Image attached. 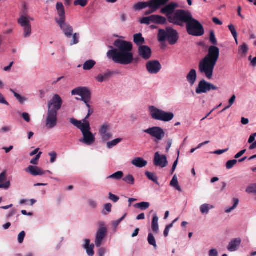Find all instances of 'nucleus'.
<instances>
[{"instance_id": "1", "label": "nucleus", "mask_w": 256, "mask_h": 256, "mask_svg": "<svg viewBox=\"0 0 256 256\" xmlns=\"http://www.w3.org/2000/svg\"><path fill=\"white\" fill-rule=\"evenodd\" d=\"M114 45L116 48L109 50L107 52V56L116 64H128L134 60V55L131 52L132 50V44L130 42L116 40Z\"/></svg>"}, {"instance_id": "2", "label": "nucleus", "mask_w": 256, "mask_h": 256, "mask_svg": "<svg viewBox=\"0 0 256 256\" xmlns=\"http://www.w3.org/2000/svg\"><path fill=\"white\" fill-rule=\"evenodd\" d=\"M178 8V3L172 2L161 8V14L166 16L170 23L182 27L190 22L192 16L190 11L182 9L176 10Z\"/></svg>"}, {"instance_id": "3", "label": "nucleus", "mask_w": 256, "mask_h": 256, "mask_svg": "<svg viewBox=\"0 0 256 256\" xmlns=\"http://www.w3.org/2000/svg\"><path fill=\"white\" fill-rule=\"evenodd\" d=\"M220 56V49L215 46L208 48V54L198 64L200 73L204 74L208 80L212 78L214 67Z\"/></svg>"}, {"instance_id": "4", "label": "nucleus", "mask_w": 256, "mask_h": 256, "mask_svg": "<svg viewBox=\"0 0 256 256\" xmlns=\"http://www.w3.org/2000/svg\"><path fill=\"white\" fill-rule=\"evenodd\" d=\"M70 122L81 130L83 134V138L80 140V142L90 146L95 142V137L90 132V122L82 124L81 121L74 118H70Z\"/></svg>"}, {"instance_id": "5", "label": "nucleus", "mask_w": 256, "mask_h": 256, "mask_svg": "<svg viewBox=\"0 0 256 256\" xmlns=\"http://www.w3.org/2000/svg\"><path fill=\"white\" fill-rule=\"evenodd\" d=\"M71 93L72 96L78 95L81 96L80 98H76V99L81 100L86 104L88 108L86 118H88L94 112L93 109L89 104L91 100V92L90 90L86 87H78L72 90Z\"/></svg>"}, {"instance_id": "6", "label": "nucleus", "mask_w": 256, "mask_h": 256, "mask_svg": "<svg viewBox=\"0 0 256 256\" xmlns=\"http://www.w3.org/2000/svg\"><path fill=\"white\" fill-rule=\"evenodd\" d=\"M186 28L188 33L192 36H202L204 33L202 24L193 16L186 24Z\"/></svg>"}, {"instance_id": "7", "label": "nucleus", "mask_w": 256, "mask_h": 256, "mask_svg": "<svg viewBox=\"0 0 256 256\" xmlns=\"http://www.w3.org/2000/svg\"><path fill=\"white\" fill-rule=\"evenodd\" d=\"M178 34L177 31L171 27L166 28V30L161 29V42L166 39L170 44H176L178 40Z\"/></svg>"}, {"instance_id": "8", "label": "nucleus", "mask_w": 256, "mask_h": 256, "mask_svg": "<svg viewBox=\"0 0 256 256\" xmlns=\"http://www.w3.org/2000/svg\"><path fill=\"white\" fill-rule=\"evenodd\" d=\"M218 90V86L202 79L199 82L196 88V92L198 94H200L207 93L212 90Z\"/></svg>"}, {"instance_id": "9", "label": "nucleus", "mask_w": 256, "mask_h": 256, "mask_svg": "<svg viewBox=\"0 0 256 256\" xmlns=\"http://www.w3.org/2000/svg\"><path fill=\"white\" fill-rule=\"evenodd\" d=\"M62 98L58 94H54L52 98L48 102V110L58 112L62 108Z\"/></svg>"}, {"instance_id": "10", "label": "nucleus", "mask_w": 256, "mask_h": 256, "mask_svg": "<svg viewBox=\"0 0 256 256\" xmlns=\"http://www.w3.org/2000/svg\"><path fill=\"white\" fill-rule=\"evenodd\" d=\"M100 228L96 232L95 240V244L96 247H100L101 246L102 240L107 234V228L104 226V224L100 222Z\"/></svg>"}, {"instance_id": "11", "label": "nucleus", "mask_w": 256, "mask_h": 256, "mask_svg": "<svg viewBox=\"0 0 256 256\" xmlns=\"http://www.w3.org/2000/svg\"><path fill=\"white\" fill-rule=\"evenodd\" d=\"M110 126L108 123H104L102 125L99 130L102 140L104 142H106L112 137V134L110 132Z\"/></svg>"}, {"instance_id": "12", "label": "nucleus", "mask_w": 256, "mask_h": 256, "mask_svg": "<svg viewBox=\"0 0 256 256\" xmlns=\"http://www.w3.org/2000/svg\"><path fill=\"white\" fill-rule=\"evenodd\" d=\"M58 112L48 110V114L46 119V126L48 128H52L57 124Z\"/></svg>"}, {"instance_id": "13", "label": "nucleus", "mask_w": 256, "mask_h": 256, "mask_svg": "<svg viewBox=\"0 0 256 256\" xmlns=\"http://www.w3.org/2000/svg\"><path fill=\"white\" fill-rule=\"evenodd\" d=\"M56 23L66 38H70L72 36L74 31L73 28L70 24L66 23V20L58 22Z\"/></svg>"}, {"instance_id": "14", "label": "nucleus", "mask_w": 256, "mask_h": 256, "mask_svg": "<svg viewBox=\"0 0 256 256\" xmlns=\"http://www.w3.org/2000/svg\"><path fill=\"white\" fill-rule=\"evenodd\" d=\"M139 56L144 60H149L152 56V50L150 47L146 46H140L138 48Z\"/></svg>"}, {"instance_id": "15", "label": "nucleus", "mask_w": 256, "mask_h": 256, "mask_svg": "<svg viewBox=\"0 0 256 256\" xmlns=\"http://www.w3.org/2000/svg\"><path fill=\"white\" fill-rule=\"evenodd\" d=\"M146 66L148 71L151 74H157L160 70V64L158 60L148 62Z\"/></svg>"}, {"instance_id": "16", "label": "nucleus", "mask_w": 256, "mask_h": 256, "mask_svg": "<svg viewBox=\"0 0 256 256\" xmlns=\"http://www.w3.org/2000/svg\"><path fill=\"white\" fill-rule=\"evenodd\" d=\"M56 10L60 18H55L56 22L66 20L65 10L63 4L60 2H58L56 4Z\"/></svg>"}, {"instance_id": "17", "label": "nucleus", "mask_w": 256, "mask_h": 256, "mask_svg": "<svg viewBox=\"0 0 256 256\" xmlns=\"http://www.w3.org/2000/svg\"><path fill=\"white\" fill-rule=\"evenodd\" d=\"M242 240L240 238L232 239L228 244L227 249L229 252H232L237 250L241 244Z\"/></svg>"}, {"instance_id": "18", "label": "nucleus", "mask_w": 256, "mask_h": 256, "mask_svg": "<svg viewBox=\"0 0 256 256\" xmlns=\"http://www.w3.org/2000/svg\"><path fill=\"white\" fill-rule=\"evenodd\" d=\"M26 171L34 176H42L45 174V172L41 168L32 166H28V168L26 169Z\"/></svg>"}, {"instance_id": "19", "label": "nucleus", "mask_w": 256, "mask_h": 256, "mask_svg": "<svg viewBox=\"0 0 256 256\" xmlns=\"http://www.w3.org/2000/svg\"><path fill=\"white\" fill-rule=\"evenodd\" d=\"M186 80L190 86L196 83L197 78V72L195 69H191L186 76Z\"/></svg>"}, {"instance_id": "20", "label": "nucleus", "mask_w": 256, "mask_h": 256, "mask_svg": "<svg viewBox=\"0 0 256 256\" xmlns=\"http://www.w3.org/2000/svg\"><path fill=\"white\" fill-rule=\"evenodd\" d=\"M144 132L150 134L152 136L160 140V127L154 126L144 130Z\"/></svg>"}, {"instance_id": "21", "label": "nucleus", "mask_w": 256, "mask_h": 256, "mask_svg": "<svg viewBox=\"0 0 256 256\" xmlns=\"http://www.w3.org/2000/svg\"><path fill=\"white\" fill-rule=\"evenodd\" d=\"M114 74L113 72L108 70L106 72L102 74H99L96 78V80L100 82H102L109 80V78Z\"/></svg>"}, {"instance_id": "22", "label": "nucleus", "mask_w": 256, "mask_h": 256, "mask_svg": "<svg viewBox=\"0 0 256 256\" xmlns=\"http://www.w3.org/2000/svg\"><path fill=\"white\" fill-rule=\"evenodd\" d=\"M174 114L172 112H167L161 110V121L168 122L174 118Z\"/></svg>"}, {"instance_id": "23", "label": "nucleus", "mask_w": 256, "mask_h": 256, "mask_svg": "<svg viewBox=\"0 0 256 256\" xmlns=\"http://www.w3.org/2000/svg\"><path fill=\"white\" fill-rule=\"evenodd\" d=\"M150 114L152 118L160 120V110L155 108L154 106H150Z\"/></svg>"}, {"instance_id": "24", "label": "nucleus", "mask_w": 256, "mask_h": 256, "mask_svg": "<svg viewBox=\"0 0 256 256\" xmlns=\"http://www.w3.org/2000/svg\"><path fill=\"white\" fill-rule=\"evenodd\" d=\"M94 244H90V240L89 239H86L85 240V244L84 246V248L86 250L87 254L89 256H93L94 255Z\"/></svg>"}, {"instance_id": "25", "label": "nucleus", "mask_w": 256, "mask_h": 256, "mask_svg": "<svg viewBox=\"0 0 256 256\" xmlns=\"http://www.w3.org/2000/svg\"><path fill=\"white\" fill-rule=\"evenodd\" d=\"M134 42L139 48L145 44V40L141 33L136 34L134 36Z\"/></svg>"}, {"instance_id": "26", "label": "nucleus", "mask_w": 256, "mask_h": 256, "mask_svg": "<svg viewBox=\"0 0 256 256\" xmlns=\"http://www.w3.org/2000/svg\"><path fill=\"white\" fill-rule=\"evenodd\" d=\"M132 164L138 168H143L146 166L148 162L142 158H136L134 159Z\"/></svg>"}, {"instance_id": "27", "label": "nucleus", "mask_w": 256, "mask_h": 256, "mask_svg": "<svg viewBox=\"0 0 256 256\" xmlns=\"http://www.w3.org/2000/svg\"><path fill=\"white\" fill-rule=\"evenodd\" d=\"M158 217L156 214H154L152 222V229L154 233L158 234L159 230L158 227Z\"/></svg>"}, {"instance_id": "28", "label": "nucleus", "mask_w": 256, "mask_h": 256, "mask_svg": "<svg viewBox=\"0 0 256 256\" xmlns=\"http://www.w3.org/2000/svg\"><path fill=\"white\" fill-rule=\"evenodd\" d=\"M147 3H148V7L155 12L160 8V0H152L147 2Z\"/></svg>"}, {"instance_id": "29", "label": "nucleus", "mask_w": 256, "mask_h": 256, "mask_svg": "<svg viewBox=\"0 0 256 256\" xmlns=\"http://www.w3.org/2000/svg\"><path fill=\"white\" fill-rule=\"evenodd\" d=\"M96 64V62L94 60H88L84 64L83 69L85 70H90L94 67Z\"/></svg>"}, {"instance_id": "30", "label": "nucleus", "mask_w": 256, "mask_h": 256, "mask_svg": "<svg viewBox=\"0 0 256 256\" xmlns=\"http://www.w3.org/2000/svg\"><path fill=\"white\" fill-rule=\"evenodd\" d=\"M170 186L174 188L176 190L180 192H182V189L179 186L178 178L176 175H174L170 183Z\"/></svg>"}, {"instance_id": "31", "label": "nucleus", "mask_w": 256, "mask_h": 256, "mask_svg": "<svg viewBox=\"0 0 256 256\" xmlns=\"http://www.w3.org/2000/svg\"><path fill=\"white\" fill-rule=\"evenodd\" d=\"M18 22L23 28L31 26L30 22L24 16H21L18 18Z\"/></svg>"}, {"instance_id": "32", "label": "nucleus", "mask_w": 256, "mask_h": 256, "mask_svg": "<svg viewBox=\"0 0 256 256\" xmlns=\"http://www.w3.org/2000/svg\"><path fill=\"white\" fill-rule=\"evenodd\" d=\"M214 206L208 204H202L200 206V211L202 214H208L210 210L214 208Z\"/></svg>"}, {"instance_id": "33", "label": "nucleus", "mask_w": 256, "mask_h": 256, "mask_svg": "<svg viewBox=\"0 0 256 256\" xmlns=\"http://www.w3.org/2000/svg\"><path fill=\"white\" fill-rule=\"evenodd\" d=\"M148 244L153 246L154 249H157L158 246L154 236L152 232H150L148 234Z\"/></svg>"}, {"instance_id": "34", "label": "nucleus", "mask_w": 256, "mask_h": 256, "mask_svg": "<svg viewBox=\"0 0 256 256\" xmlns=\"http://www.w3.org/2000/svg\"><path fill=\"white\" fill-rule=\"evenodd\" d=\"M148 6L147 2H139L134 6V9L135 10H140Z\"/></svg>"}, {"instance_id": "35", "label": "nucleus", "mask_w": 256, "mask_h": 256, "mask_svg": "<svg viewBox=\"0 0 256 256\" xmlns=\"http://www.w3.org/2000/svg\"><path fill=\"white\" fill-rule=\"evenodd\" d=\"M145 174L149 180H152L156 184H159L158 181V178L154 173L147 171L145 172Z\"/></svg>"}, {"instance_id": "36", "label": "nucleus", "mask_w": 256, "mask_h": 256, "mask_svg": "<svg viewBox=\"0 0 256 256\" xmlns=\"http://www.w3.org/2000/svg\"><path fill=\"white\" fill-rule=\"evenodd\" d=\"M233 206L230 208H227L225 210V212L230 213L233 210H234L238 206L239 203V200L237 198H234L233 199Z\"/></svg>"}, {"instance_id": "37", "label": "nucleus", "mask_w": 256, "mask_h": 256, "mask_svg": "<svg viewBox=\"0 0 256 256\" xmlns=\"http://www.w3.org/2000/svg\"><path fill=\"white\" fill-rule=\"evenodd\" d=\"M124 176V173L122 171H118L108 177V178H112L116 180H120Z\"/></svg>"}, {"instance_id": "38", "label": "nucleus", "mask_w": 256, "mask_h": 256, "mask_svg": "<svg viewBox=\"0 0 256 256\" xmlns=\"http://www.w3.org/2000/svg\"><path fill=\"white\" fill-rule=\"evenodd\" d=\"M134 206L137 208H139L142 210H145L148 208L150 206V203L148 202H142L136 204Z\"/></svg>"}, {"instance_id": "39", "label": "nucleus", "mask_w": 256, "mask_h": 256, "mask_svg": "<svg viewBox=\"0 0 256 256\" xmlns=\"http://www.w3.org/2000/svg\"><path fill=\"white\" fill-rule=\"evenodd\" d=\"M229 30L230 31L234 38L236 44H238V34L234 26L232 24L228 26Z\"/></svg>"}, {"instance_id": "40", "label": "nucleus", "mask_w": 256, "mask_h": 256, "mask_svg": "<svg viewBox=\"0 0 256 256\" xmlns=\"http://www.w3.org/2000/svg\"><path fill=\"white\" fill-rule=\"evenodd\" d=\"M122 140V138H118L114 140H112L110 142H107V147L108 148H111L112 147L117 145L119 142H120Z\"/></svg>"}, {"instance_id": "41", "label": "nucleus", "mask_w": 256, "mask_h": 256, "mask_svg": "<svg viewBox=\"0 0 256 256\" xmlns=\"http://www.w3.org/2000/svg\"><path fill=\"white\" fill-rule=\"evenodd\" d=\"M112 205L110 203H108L104 204V210H102V213L103 215H107L112 211Z\"/></svg>"}, {"instance_id": "42", "label": "nucleus", "mask_w": 256, "mask_h": 256, "mask_svg": "<svg viewBox=\"0 0 256 256\" xmlns=\"http://www.w3.org/2000/svg\"><path fill=\"white\" fill-rule=\"evenodd\" d=\"M123 180L126 183L130 184H134V178L132 174H128L123 178Z\"/></svg>"}, {"instance_id": "43", "label": "nucleus", "mask_w": 256, "mask_h": 256, "mask_svg": "<svg viewBox=\"0 0 256 256\" xmlns=\"http://www.w3.org/2000/svg\"><path fill=\"white\" fill-rule=\"evenodd\" d=\"M72 39L70 42V46L78 44L79 42L80 34L78 33L72 34Z\"/></svg>"}, {"instance_id": "44", "label": "nucleus", "mask_w": 256, "mask_h": 256, "mask_svg": "<svg viewBox=\"0 0 256 256\" xmlns=\"http://www.w3.org/2000/svg\"><path fill=\"white\" fill-rule=\"evenodd\" d=\"M10 91L14 94V96L16 98V99L19 101L20 103L23 104L24 102L26 100L20 94L16 93L14 90L10 88Z\"/></svg>"}, {"instance_id": "45", "label": "nucleus", "mask_w": 256, "mask_h": 256, "mask_svg": "<svg viewBox=\"0 0 256 256\" xmlns=\"http://www.w3.org/2000/svg\"><path fill=\"white\" fill-rule=\"evenodd\" d=\"M150 23H154L156 24H160V16L159 15H152L150 16Z\"/></svg>"}, {"instance_id": "46", "label": "nucleus", "mask_w": 256, "mask_h": 256, "mask_svg": "<svg viewBox=\"0 0 256 256\" xmlns=\"http://www.w3.org/2000/svg\"><path fill=\"white\" fill-rule=\"evenodd\" d=\"M246 192L248 194H256V184H254L248 186Z\"/></svg>"}, {"instance_id": "47", "label": "nucleus", "mask_w": 256, "mask_h": 256, "mask_svg": "<svg viewBox=\"0 0 256 256\" xmlns=\"http://www.w3.org/2000/svg\"><path fill=\"white\" fill-rule=\"evenodd\" d=\"M88 3V0H76L74 2V5L75 6H80L82 7L86 6Z\"/></svg>"}, {"instance_id": "48", "label": "nucleus", "mask_w": 256, "mask_h": 256, "mask_svg": "<svg viewBox=\"0 0 256 256\" xmlns=\"http://www.w3.org/2000/svg\"><path fill=\"white\" fill-rule=\"evenodd\" d=\"M32 33V27L31 26L24 28V37L27 38L30 36Z\"/></svg>"}, {"instance_id": "49", "label": "nucleus", "mask_w": 256, "mask_h": 256, "mask_svg": "<svg viewBox=\"0 0 256 256\" xmlns=\"http://www.w3.org/2000/svg\"><path fill=\"white\" fill-rule=\"evenodd\" d=\"M210 42L214 45H216L218 44L217 40L214 34V32L213 30H211L210 32Z\"/></svg>"}, {"instance_id": "50", "label": "nucleus", "mask_w": 256, "mask_h": 256, "mask_svg": "<svg viewBox=\"0 0 256 256\" xmlns=\"http://www.w3.org/2000/svg\"><path fill=\"white\" fill-rule=\"evenodd\" d=\"M238 162L236 160H228L226 164V168L227 169H231Z\"/></svg>"}, {"instance_id": "51", "label": "nucleus", "mask_w": 256, "mask_h": 256, "mask_svg": "<svg viewBox=\"0 0 256 256\" xmlns=\"http://www.w3.org/2000/svg\"><path fill=\"white\" fill-rule=\"evenodd\" d=\"M154 164L156 166H160V154L158 152H157L155 154V156L154 159Z\"/></svg>"}, {"instance_id": "52", "label": "nucleus", "mask_w": 256, "mask_h": 256, "mask_svg": "<svg viewBox=\"0 0 256 256\" xmlns=\"http://www.w3.org/2000/svg\"><path fill=\"white\" fill-rule=\"evenodd\" d=\"M42 154V152H39L38 154L36 156V157L34 158H32L30 160V164H34V165L38 164V160L40 159Z\"/></svg>"}, {"instance_id": "53", "label": "nucleus", "mask_w": 256, "mask_h": 256, "mask_svg": "<svg viewBox=\"0 0 256 256\" xmlns=\"http://www.w3.org/2000/svg\"><path fill=\"white\" fill-rule=\"evenodd\" d=\"M166 157L165 155H161V168H164L168 165Z\"/></svg>"}, {"instance_id": "54", "label": "nucleus", "mask_w": 256, "mask_h": 256, "mask_svg": "<svg viewBox=\"0 0 256 256\" xmlns=\"http://www.w3.org/2000/svg\"><path fill=\"white\" fill-rule=\"evenodd\" d=\"M240 51L246 54L248 51V45L246 43L243 44L240 46Z\"/></svg>"}, {"instance_id": "55", "label": "nucleus", "mask_w": 256, "mask_h": 256, "mask_svg": "<svg viewBox=\"0 0 256 256\" xmlns=\"http://www.w3.org/2000/svg\"><path fill=\"white\" fill-rule=\"evenodd\" d=\"M26 236V233L24 231L21 232L18 236V242L20 244H22Z\"/></svg>"}, {"instance_id": "56", "label": "nucleus", "mask_w": 256, "mask_h": 256, "mask_svg": "<svg viewBox=\"0 0 256 256\" xmlns=\"http://www.w3.org/2000/svg\"><path fill=\"white\" fill-rule=\"evenodd\" d=\"M109 198L112 200V202H117L120 198L118 196H116L114 194H112V193L111 192H110L109 194Z\"/></svg>"}, {"instance_id": "57", "label": "nucleus", "mask_w": 256, "mask_h": 256, "mask_svg": "<svg viewBox=\"0 0 256 256\" xmlns=\"http://www.w3.org/2000/svg\"><path fill=\"white\" fill-rule=\"evenodd\" d=\"M140 24H150V16L148 17H144L140 20Z\"/></svg>"}, {"instance_id": "58", "label": "nucleus", "mask_w": 256, "mask_h": 256, "mask_svg": "<svg viewBox=\"0 0 256 256\" xmlns=\"http://www.w3.org/2000/svg\"><path fill=\"white\" fill-rule=\"evenodd\" d=\"M209 256H218V250L216 248H212L208 252Z\"/></svg>"}, {"instance_id": "59", "label": "nucleus", "mask_w": 256, "mask_h": 256, "mask_svg": "<svg viewBox=\"0 0 256 256\" xmlns=\"http://www.w3.org/2000/svg\"><path fill=\"white\" fill-rule=\"evenodd\" d=\"M172 227V224H170L166 226V228L164 232V235L165 237H166L169 233V231L170 228Z\"/></svg>"}, {"instance_id": "60", "label": "nucleus", "mask_w": 256, "mask_h": 256, "mask_svg": "<svg viewBox=\"0 0 256 256\" xmlns=\"http://www.w3.org/2000/svg\"><path fill=\"white\" fill-rule=\"evenodd\" d=\"M49 154L51 156L50 160V162H52V163L54 162L56 160V156H57L56 152H50Z\"/></svg>"}, {"instance_id": "61", "label": "nucleus", "mask_w": 256, "mask_h": 256, "mask_svg": "<svg viewBox=\"0 0 256 256\" xmlns=\"http://www.w3.org/2000/svg\"><path fill=\"white\" fill-rule=\"evenodd\" d=\"M10 182L7 181L4 184H0V188H4L5 190L8 189L10 187Z\"/></svg>"}, {"instance_id": "62", "label": "nucleus", "mask_w": 256, "mask_h": 256, "mask_svg": "<svg viewBox=\"0 0 256 256\" xmlns=\"http://www.w3.org/2000/svg\"><path fill=\"white\" fill-rule=\"evenodd\" d=\"M6 179V176L5 172H3L0 174V184H4V182Z\"/></svg>"}, {"instance_id": "63", "label": "nucleus", "mask_w": 256, "mask_h": 256, "mask_svg": "<svg viewBox=\"0 0 256 256\" xmlns=\"http://www.w3.org/2000/svg\"><path fill=\"white\" fill-rule=\"evenodd\" d=\"M126 216V214H124L121 218L120 219L114 221V226L116 228L117 227L119 224L121 222L124 218Z\"/></svg>"}, {"instance_id": "64", "label": "nucleus", "mask_w": 256, "mask_h": 256, "mask_svg": "<svg viewBox=\"0 0 256 256\" xmlns=\"http://www.w3.org/2000/svg\"><path fill=\"white\" fill-rule=\"evenodd\" d=\"M236 99V96L234 94H233L230 99L228 100V105L230 106L234 104Z\"/></svg>"}]
</instances>
